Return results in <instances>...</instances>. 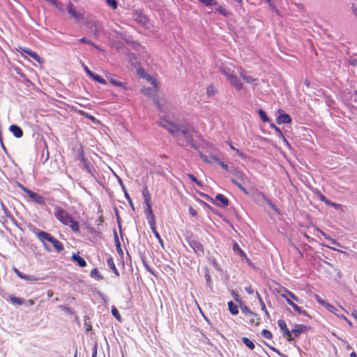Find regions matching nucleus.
Instances as JSON below:
<instances>
[{"label":"nucleus","mask_w":357,"mask_h":357,"mask_svg":"<svg viewBox=\"0 0 357 357\" xmlns=\"http://www.w3.org/2000/svg\"><path fill=\"white\" fill-rule=\"evenodd\" d=\"M217 66L222 73L227 77L231 86L237 91L244 89V85L236 75L234 72L235 66L231 63L225 61L222 63L220 66H218V64Z\"/></svg>","instance_id":"f257e3e1"},{"label":"nucleus","mask_w":357,"mask_h":357,"mask_svg":"<svg viewBox=\"0 0 357 357\" xmlns=\"http://www.w3.org/2000/svg\"><path fill=\"white\" fill-rule=\"evenodd\" d=\"M257 297H258V299H259V301L260 303V305H261V310L265 312V314L268 316V312L266 310V305L264 304V303L263 302L261 296H259V293H257Z\"/></svg>","instance_id":"2f4dec72"},{"label":"nucleus","mask_w":357,"mask_h":357,"mask_svg":"<svg viewBox=\"0 0 357 357\" xmlns=\"http://www.w3.org/2000/svg\"><path fill=\"white\" fill-rule=\"evenodd\" d=\"M271 127L274 128V130H275V131H277L278 133L282 135L280 128H278L277 126H275L273 123L271 124Z\"/></svg>","instance_id":"e2e57ef3"},{"label":"nucleus","mask_w":357,"mask_h":357,"mask_svg":"<svg viewBox=\"0 0 357 357\" xmlns=\"http://www.w3.org/2000/svg\"><path fill=\"white\" fill-rule=\"evenodd\" d=\"M217 11L223 16H227L229 15V12L222 6H218Z\"/></svg>","instance_id":"e433bc0d"},{"label":"nucleus","mask_w":357,"mask_h":357,"mask_svg":"<svg viewBox=\"0 0 357 357\" xmlns=\"http://www.w3.org/2000/svg\"><path fill=\"white\" fill-rule=\"evenodd\" d=\"M22 280L27 281H38V278L32 275H28L24 274V277H22Z\"/></svg>","instance_id":"37998d69"},{"label":"nucleus","mask_w":357,"mask_h":357,"mask_svg":"<svg viewBox=\"0 0 357 357\" xmlns=\"http://www.w3.org/2000/svg\"><path fill=\"white\" fill-rule=\"evenodd\" d=\"M238 73L240 75V76L243 79V80L246 83L250 84L251 86L255 87L259 84V79L250 75V74L246 73L242 68H238Z\"/></svg>","instance_id":"423d86ee"},{"label":"nucleus","mask_w":357,"mask_h":357,"mask_svg":"<svg viewBox=\"0 0 357 357\" xmlns=\"http://www.w3.org/2000/svg\"><path fill=\"white\" fill-rule=\"evenodd\" d=\"M205 278H206L207 283L209 284V282L211 281V277H210V275H209L208 271H206V272L205 273Z\"/></svg>","instance_id":"bf43d9fd"},{"label":"nucleus","mask_w":357,"mask_h":357,"mask_svg":"<svg viewBox=\"0 0 357 357\" xmlns=\"http://www.w3.org/2000/svg\"><path fill=\"white\" fill-rule=\"evenodd\" d=\"M20 188L24 192H26L28 195H29V192H32L31 190L27 189L26 188H25L24 186L23 185H20Z\"/></svg>","instance_id":"052dcab7"},{"label":"nucleus","mask_w":357,"mask_h":357,"mask_svg":"<svg viewBox=\"0 0 357 357\" xmlns=\"http://www.w3.org/2000/svg\"><path fill=\"white\" fill-rule=\"evenodd\" d=\"M90 77L100 84H106V81L98 75L93 73Z\"/></svg>","instance_id":"393cba45"},{"label":"nucleus","mask_w":357,"mask_h":357,"mask_svg":"<svg viewBox=\"0 0 357 357\" xmlns=\"http://www.w3.org/2000/svg\"><path fill=\"white\" fill-rule=\"evenodd\" d=\"M216 92V89L213 86H209L207 87L206 93L208 96H214Z\"/></svg>","instance_id":"f704fd0d"},{"label":"nucleus","mask_w":357,"mask_h":357,"mask_svg":"<svg viewBox=\"0 0 357 357\" xmlns=\"http://www.w3.org/2000/svg\"><path fill=\"white\" fill-rule=\"evenodd\" d=\"M326 247H327L328 248L331 249V250H335V251H337L338 252H340V253H344V251L341 250H339V249H337L334 247H332L331 245H325Z\"/></svg>","instance_id":"6e6d98bb"},{"label":"nucleus","mask_w":357,"mask_h":357,"mask_svg":"<svg viewBox=\"0 0 357 357\" xmlns=\"http://www.w3.org/2000/svg\"><path fill=\"white\" fill-rule=\"evenodd\" d=\"M278 326L280 327V328L282 331H284L287 328V324H286L285 321L283 320H281V319L278 320Z\"/></svg>","instance_id":"79ce46f5"},{"label":"nucleus","mask_w":357,"mask_h":357,"mask_svg":"<svg viewBox=\"0 0 357 357\" xmlns=\"http://www.w3.org/2000/svg\"><path fill=\"white\" fill-rule=\"evenodd\" d=\"M112 314L119 321H121V317L118 310L114 306L112 307Z\"/></svg>","instance_id":"7c9ffc66"},{"label":"nucleus","mask_w":357,"mask_h":357,"mask_svg":"<svg viewBox=\"0 0 357 357\" xmlns=\"http://www.w3.org/2000/svg\"><path fill=\"white\" fill-rule=\"evenodd\" d=\"M235 151L236 152V153L242 158H245V154H244L243 152H241L240 150L238 149H235Z\"/></svg>","instance_id":"4d7b16f0"},{"label":"nucleus","mask_w":357,"mask_h":357,"mask_svg":"<svg viewBox=\"0 0 357 357\" xmlns=\"http://www.w3.org/2000/svg\"><path fill=\"white\" fill-rule=\"evenodd\" d=\"M10 301L13 303V304H17V305H22L24 303V301L20 298H18V297H15L14 296H10Z\"/></svg>","instance_id":"cd10ccee"},{"label":"nucleus","mask_w":357,"mask_h":357,"mask_svg":"<svg viewBox=\"0 0 357 357\" xmlns=\"http://www.w3.org/2000/svg\"><path fill=\"white\" fill-rule=\"evenodd\" d=\"M96 356H97V346L95 345L94 347H93L92 357H96Z\"/></svg>","instance_id":"69168bd1"},{"label":"nucleus","mask_w":357,"mask_h":357,"mask_svg":"<svg viewBox=\"0 0 357 357\" xmlns=\"http://www.w3.org/2000/svg\"><path fill=\"white\" fill-rule=\"evenodd\" d=\"M212 159H213L214 160H215L216 162H218V164L224 169H225L226 171H228L229 170V167L228 166L225 164L224 162H222L219 158H212Z\"/></svg>","instance_id":"a19ab883"},{"label":"nucleus","mask_w":357,"mask_h":357,"mask_svg":"<svg viewBox=\"0 0 357 357\" xmlns=\"http://www.w3.org/2000/svg\"><path fill=\"white\" fill-rule=\"evenodd\" d=\"M107 4L113 9H116L117 2L116 0H106Z\"/></svg>","instance_id":"ea45409f"},{"label":"nucleus","mask_w":357,"mask_h":357,"mask_svg":"<svg viewBox=\"0 0 357 357\" xmlns=\"http://www.w3.org/2000/svg\"><path fill=\"white\" fill-rule=\"evenodd\" d=\"M9 130L17 138H20L23 135L22 130L18 126L11 125L9 128Z\"/></svg>","instance_id":"2eb2a0df"},{"label":"nucleus","mask_w":357,"mask_h":357,"mask_svg":"<svg viewBox=\"0 0 357 357\" xmlns=\"http://www.w3.org/2000/svg\"><path fill=\"white\" fill-rule=\"evenodd\" d=\"M232 182L237 185L245 194H248V191L245 190L244 187H243L240 183H238L236 181L232 179Z\"/></svg>","instance_id":"de8ad7c7"},{"label":"nucleus","mask_w":357,"mask_h":357,"mask_svg":"<svg viewBox=\"0 0 357 357\" xmlns=\"http://www.w3.org/2000/svg\"><path fill=\"white\" fill-rule=\"evenodd\" d=\"M54 215L59 221L64 225L69 226L73 231H79V223L77 221L73 220L69 213L65 210L56 207L55 208Z\"/></svg>","instance_id":"7ed1b4c3"},{"label":"nucleus","mask_w":357,"mask_h":357,"mask_svg":"<svg viewBox=\"0 0 357 357\" xmlns=\"http://www.w3.org/2000/svg\"><path fill=\"white\" fill-rule=\"evenodd\" d=\"M20 49L24 53H26V54L29 55L30 56H31L33 59H35L36 61H38L39 63H41V59L38 56V55L33 52L31 50L29 49V48H24V47H20Z\"/></svg>","instance_id":"f3484780"},{"label":"nucleus","mask_w":357,"mask_h":357,"mask_svg":"<svg viewBox=\"0 0 357 357\" xmlns=\"http://www.w3.org/2000/svg\"><path fill=\"white\" fill-rule=\"evenodd\" d=\"M318 231L321 233V234L324 237V238H325V239H326V240H328V241L329 240V238H330L331 237H329L326 234H325L324 232H323V231H321V230H318Z\"/></svg>","instance_id":"0e129e2a"},{"label":"nucleus","mask_w":357,"mask_h":357,"mask_svg":"<svg viewBox=\"0 0 357 357\" xmlns=\"http://www.w3.org/2000/svg\"><path fill=\"white\" fill-rule=\"evenodd\" d=\"M228 307H229V312L232 314L236 315L238 313V306L235 303H234L232 301H229L228 303Z\"/></svg>","instance_id":"412c9836"},{"label":"nucleus","mask_w":357,"mask_h":357,"mask_svg":"<svg viewBox=\"0 0 357 357\" xmlns=\"http://www.w3.org/2000/svg\"><path fill=\"white\" fill-rule=\"evenodd\" d=\"M150 227H151L152 232L154 234L155 236L156 237V238L160 239V236L156 230L155 225H150Z\"/></svg>","instance_id":"49530a36"},{"label":"nucleus","mask_w":357,"mask_h":357,"mask_svg":"<svg viewBox=\"0 0 357 357\" xmlns=\"http://www.w3.org/2000/svg\"><path fill=\"white\" fill-rule=\"evenodd\" d=\"M289 333H291V332L289 331V330L288 328H287L284 331H283V336L286 337V336L289 335Z\"/></svg>","instance_id":"774afa93"},{"label":"nucleus","mask_w":357,"mask_h":357,"mask_svg":"<svg viewBox=\"0 0 357 357\" xmlns=\"http://www.w3.org/2000/svg\"><path fill=\"white\" fill-rule=\"evenodd\" d=\"M105 76L109 79L110 83L112 84L113 85H115V86H119V87H122L123 89L126 88V85H125V84L123 82H121L119 80H117L114 77V76L112 75L111 74L105 73Z\"/></svg>","instance_id":"4468645a"},{"label":"nucleus","mask_w":357,"mask_h":357,"mask_svg":"<svg viewBox=\"0 0 357 357\" xmlns=\"http://www.w3.org/2000/svg\"><path fill=\"white\" fill-rule=\"evenodd\" d=\"M72 259L77 261L80 267H85L86 266V261L77 254H73Z\"/></svg>","instance_id":"6ab92c4d"},{"label":"nucleus","mask_w":357,"mask_h":357,"mask_svg":"<svg viewBox=\"0 0 357 357\" xmlns=\"http://www.w3.org/2000/svg\"><path fill=\"white\" fill-rule=\"evenodd\" d=\"M158 124L161 127L167 129L171 134L183 135L186 138L188 142H190V137H189L188 132L183 130H181L175 123L167 119L164 117L160 118Z\"/></svg>","instance_id":"20e7f679"},{"label":"nucleus","mask_w":357,"mask_h":357,"mask_svg":"<svg viewBox=\"0 0 357 357\" xmlns=\"http://www.w3.org/2000/svg\"><path fill=\"white\" fill-rule=\"evenodd\" d=\"M79 114H81L82 115L85 116L86 118L90 119L93 123H98V121L93 116H92L91 114H89L88 113H86V112H85L84 111H79Z\"/></svg>","instance_id":"473e14b6"},{"label":"nucleus","mask_w":357,"mask_h":357,"mask_svg":"<svg viewBox=\"0 0 357 357\" xmlns=\"http://www.w3.org/2000/svg\"><path fill=\"white\" fill-rule=\"evenodd\" d=\"M258 114L263 122H268L269 119L262 109L258 110Z\"/></svg>","instance_id":"c756f323"},{"label":"nucleus","mask_w":357,"mask_h":357,"mask_svg":"<svg viewBox=\"0 0 357 357\" xmlns=\"http://www.w3.org/2000/svg\"><path fill=\"white\" fill-rule=\"evenodd\" d=\"M325 203L326 204H328V205H330V206L334 207L336 209H341L342 208V205H340L339 204L333 203V202H330L329 200L325 201Z\"/></svg>","instance_id":"a18cd8bd"},{"label":"nucleus","mask_w":357,"mask_h":357,"mask_svg":"<svg viewBox=\"0 0 357 357\" xmlns=\"http://www.w3.org/2000/svg\"><path fill=\"white\" fill-rule=\"evenodd\" d=\"M188 176L190 178V179L194 181L197 185H198L199 186H201V183L200 181H199L195 176H194L192 174H188Z\"/></svg>","instance_id":"3c124183"},{"label":"nucleus","mask_w":357,"mask_h":357,"mask_svg":"<svg viewBox=\"0 0 357 357\" xmlns=\"http://www.w3.org/2000/svg\"><path fill=\"white\" fill-rule=\"evenodd\" d=\"M217 201L222 203V206H226L228 205V199L222 194H218L215 197Z\"/></svg>","instance_id":"5701e85b"},{"label":"nucleus","mask_w":357,"mask_h":357,"mask_svg":"<svg viewBox=\"0 0 357 357\" xmlns=\"http://www.w3.org/2000/svg\"><path fill=\"white\" fill-rule=\"evenodd\" d=\"M37 238L43 243L44 248L47 251H50L51 249L47 245V242L51 243L57 252H60L63 249L62 243L53 237L50 234L43 231H38L35 233Z\"/></svg>","instance_id":"f03ea898"},{"label":"nucleus","mask_w":357,"mask_h":357,"mask_svg":"<svg viewBox=\"0 0 357 357\" xmlns=\"http://www.w3.org/2000/svg\"><path fill=\"white\" fill-rule=\"evenodd\" d=\"M307 331V326L303 324L295 325L291 331V333L296 336L298 337L301 334Z\"/></svg>","instance_id":"f8f14e48"},{"label":"nucleus","mask_w":357,"mask_h":357,"mask_svg":"<svg viewBox=\"0 0 357 357\" xmlns=\"http://www.w3.org/2000/svg\"><path fill=\"white\" fill-rule=\"evenodd\" d=\"M154 102H155V105H157L158 108L160 111L164 112L169 111V106L167 105H165L166 101L165 100H157L154 99Z\"/></svg>","instance_id":"a211bd4d"},{"label":"nucleus","mask_w":357,"mask_h":357,"mask_svg":"<svg viewBox=\"0 0 357 357\" xmlns=\"http://www.w3.org/2000/svg\"><path fill=\"white\" fill-rule=\"evenodd\" d=\"M90 275L97 280H100L102 279V277L101 276V275L100 274V273L98 271V270L96 268H94L91 271Z\"/></svg>","instance_id":"bb28decb"},{"label":"nucleus","mask_w":357,"mask_h":357,"mask_svg":"<svg viewBox=\"0 0 357 357\" xmlns=\"http://www.w3.org/2000/svg\"><path fill=\"white\" fill-rule=\"evenodd\" d=\"M136 20L145 26L147 21V18L144 15H139V19H136Z\"/></svg>","instance_id":"c03bdc74"},{"label":"nucleus","mask_w":357,"mask_h":357,"mask_svg":"<svg viewBox=\"0 0 357 357\" xmlns=\"http://www.w3.org/2000/svg\"><path fill=\"white\" fill-rule=\"evenodd\" d=\"M79 41L81 43H87V44H92V43L90 41V40H88L86 38H82L81 39H79Z\"/></svg>","instance_id":"680f3d73"},{"label":"nucleus","mask_w":357,"mask_h":357,"mask_svg":"<svg viewBox=\"0 0 357 357\" xmlns=\"http://www.w3.org/2000/svg\"><path fill=\"white\" fill-rule=\"evenodd\" d=\"M242 312L245 314L246 316H255V314L251 312L246 306L241 307Z\"/></svg>","instance_id":"4c0bfd02"},{"label":"nucleus","mask_w":357,"mask_h":357,"mask_svg":"<svg viewBox=\"0 0 357 357\" xmlns=\"http://www.w3.org/2000/svg\"><path fill=\"white\" fill-rule=\"evenodd\" d=\"M266 1L267 2L269 8L272 10H273V11L276 10V6H275V4H274V3L273 2L272 0H266Z\"/></svg>","instance_id":"09e8293b"},{"label":"nucleus","mask_w":357,"mask_h":357,"mask_svg":"<svg viewBox=\"0 0 357 357\" xmlns=\"http://www.w3.org/2000/svg\"><path fill=\"white\" fill-rule=\"evenodd\" d=\"M201 3L206 6L216 5L215 0H199Z\"/></svg>","instance_id":"c9c22d12"},{"label":"nucleus","mask_w":357,"mask_h":357,"mask_svg":"<svg viewBox=\"0 0 357 357\" xmlns=\"http://www.w3.org/2000/svg\"><path fill=\"white\" fill-rule=\"evenodd\" d=\"M68 13L77 22L84 19V15L82 13L77 11L73 6L72 3H69L67 7Z\"/></svg>","instance_id":"6e6552de"},{"label":"nucleus","mask_w":357,"mask_h":357,"mask_svg":"<svg viewBox=\"0 0 357 357\" xmlns=\"http://www.w3.org/2000/svg\"><path fill=\"white\" fill-rule=\"evenodd\" d=\"M243 342L250 349H255V344L248 337H242Z\"/></svg>","instance_id":"a878e982"},{"label":"nucleus","mask_w":357,"mask_h":357,"mask_svg":"<svg viewBox=\"0 0 357 357\" xmlns=\"http://www.w3.org/2000/svg\"><path fill=\"white\" fill-rule=\"evenodd\" d=\"M233 250L238 255H240L241 257L243 258H245L247 259L246 257V255L245 254V252L239 248L238 245L237 243H235L233 246Z\"/></svg>","instance_id":"4be33fe9"},{"label":"nucleus","mask_w":357,"mask_h":357,"mask_svg":"<svg viewBox=\"0 0 357 357\" xmlns=\"http://www.w3.org/2000/svg\"><path fill=\"white\" fill-rule=\"evenodd\" d=\"M200 157L201 158L205 161L206 162H208V163H213L214 162H216L215 160H214L213 159H212V158H215L214 156H212V155H210V156H207V155H205L202 153H200Z\"/></svg>","instance_id":"c85d7f7f"},{"label":"nucleus","mask_w":357,"mask_h":357,"mask_svg":"<svg viewBox=\"0 0 357 357\" xmlns=\"http://www.w3.org/2000/svg\"><path fill=\"white\" fill-rule=\"evenodd\" d=\"M189 213L192 216H195L197 215L196 211L192 207L189 208Z\"/></svg>","instance_id":"13d9d810"},{"label":"nucleus","mask_w":357,"mask_h":357,"mask_svg":"<svg viewBox=\"0 0 357 357\" xmlns=\"http://www.w3.org/2000/svg\"><path fill=\"white\" fill-rule=\"evenodd\" d=\"M291 121V119L287 114H280L277 118L278 124L289 123Z\"/></svg>","instance_id":"dca6fc26"},{"label":"nucleus","mask_w":357,"mask_h":357,"mask_svg":"<svg viewBox=\"0 0 357 357\" xmlns=\"http://www.w3.org/2000/svg\"><path fill=\"white\" fill-rule=\"evenodd\" d=\"M268 204L273 208L274 209L275 211H277V209L275 208V206L274 204H273L269 200H266Z\"/></svg>","instance_id":"338daca9"},{"label":"nucleus","mask_w":357,"mask_h":357,"mask_svg":"<svg viewBox=\"0 0 357 357\" xmlns=\"http://www.w3.org/2000/svg\"><path fill=\"white\" fill-rule=\"evenodd\" d=\"M262 336L266 339H271L272 337L271 333L266 329H264L261 332Z\"/></svg>","instance_id":"58836bf2"},{"label":"nucleus","mask_w":357,"mask_h":357,"mask_svg":"<svg viewBox=\"0 0 357 357\" xmlns=\"http://www.w3.org/2000/svg\"><path fill=\"white\" fill-rule=\"evenodd\" d=\"M29 197L31 198L32 200L38 204L43 205L45 203V198L43 196L33 192H29Z\"/></svg>","instance_id":"9b49d317"},{"label":"nucleus","mask_w":357,"mask_h":357,"mask_svg":"<svg viewBox=\"0 0 357 357\" xmlns=\"http://www.w3.org/2000/svg\"><path fill=\"white\" fill-rule=\"evenodd\" d=\"M281 296L283 297L286 300L287 303L289 305H291L294 308V310L296 311L298 314L305 315L306 314L305 310H302L300 307L295 304L294 301L291 299H290V298L287 295L283 294L281 295Z\"/></svg>","instance_id":"9d476101"},{"label":"nucleus","mask_w":357,"mask_h":357,"mask_svg":"<svg viewBox=\"0 0 357 357\" xmlns=\"http://www.w3.org/2000/svg\"><path fill=\"white\" fill-rule=\"evenodd\" d=\"M107 264L108 266L112 270L114 273L116 275H119V271H118L117 268H116L115 264H114V260H113V259L112 257H109L107 259Z\"/></svg>","instance_id":"aec40b11"},{"label":"nucleus","mask_w":357,"mask_h":357,"mask_svg":"<svg viewBox=\"0 0 357 357\" xmlns=\"http://www.w3.org/2000/svg\"><path fill=\"white\" fill-rule=\"evenodd\" d=\"M328 241H329L331 243L333 244V245H335L339 246V247H342V245H340V243H338L335 239H333V238H329V240H328Z\"/></svg>","instance_id":"864d4df0"},{"label":"nucleus","mask_w":357,"mask_h":357,"mask_svg":"<svg viewBox=\"0 0 357 357\" xmlns=\"http://www.w3.org/2000/svg\"><path fill=\"white\" fill-rule=\"evenodd\" d=\"M144 77L152 86V87H144L142 91L145 96L153 97L155 93L158 91L156 80L149 75H146Z\"/></svg>","instance_id":"39448f33"},{"label":"nucleus","mask_w":357,"mask_h":357,"mask_svg":"<svg viewBox=\"0 0 357 357\" xmlns=\"http://www.w3.org/2000/svg\"><path fill=\"white\" fill-rule=\"evenodd\" d=\"M83 68L84 70V71L86 72V73L89 76L91 77V75L93 73V72H91L90 70V69L84 64H83Z\"/></svg>","instance_id":"603ef678"},{"label":"nucleus","mask_w":357,"mask_h":357,"mask_svg":"<svg viewBox=\"0 0 357 357\" xmlns=\"http://www.w3.org/2000/svg\"><path fill=\"white\" fill-rule=\"evenodd\" d=\"M14 272L15 273V274L21 279H22V277H24V274H23L22 272H20L19 270H17V268H15L14 269Z\"/></svg>","instance_id":"5fc2aeb1"},{"label":"nucleus","mask_w":357,"mask_h":357,"mask_svg":"<svg viewBox=\"0 0 357 357\" xmlns=\"http://www.w3.org/2000/svg\"><path fill=\"white\" fill-rule=\"evenodd\" d=\"M285 291H286L285 294L287 295L290 298V299H291L292 301H294L297 303H301L299 298L296 295H294L292 292H291L288 290H286Z\"/></svg>","instance_id":"72a5a7b5"},{"label":"nucleus","mask_w":357,"mask_h":357,"mask_svg":"<svg viewBox=\"0 0 357 357\" xmlns=\"http://www.w3.org/2000/svg\"><path fill=\"white\" fill-rule=\"evenodd\" d=\"M190 246L197 255L204 254V247L199 242L192 241L190 243Z\"/></svg>","instance_id":"ddd939ff"},{"label":"nucleus","mask_w":357,"mask_h":357,"mask_svg":"<svg viewBox=\"0 0 357 357\" xmlns=\"http://www.w3.org/2000/svg\"><path fill=\"white\" fill-rule=\"evenodd\" d=\"M49 1L53 4L56 8H59V10L61 9L60 3L56 0H49Z\"/></svg>","instance_id":"8fccbe9b"},{"label":"nucleus","mask_w":357,"mask_h":357,"mask_svg":"<svg viewBox=\"0 0 357 357\" xmlns=\"http://www.w3.org/2000/svg\"><path fill=\"white\" fill-rule=\"evenodd\" d=\"M315 298L317 300V301L321 305H323L324 307H326V309L327 310H328L329 312L335 314L336 315V314L337 313V308H335L333 305H331L330 303H327L326 301H325L324 299H322L318 295H315Z\"/></svg>","instance_id":"0eeeda50"},{"label":"nucleus","mask_w":357,"mask_h":357,"mask_svg":"<svg viewBox=\"0 0 357 357\" xmlns=\"http://www.w3.org/2000/svg\"><path fill=\"white\" fill-rule=\"evenodd\" d=\"M143 197H144V203H145L146 206L151 205V195L149 193V192L147 191V190H144L143 191Z\"/></svg>","instance_id":"b1692460"},{"label":"nucleus","mask_w":357,"mask_h":357,"mask_svg":"<svg viewBox=\"0 0 357 357\" xmlns=\"http://www.w3.org/2000/svg\"><path fill=\"white\" fill-rule=\"evenodd\" d=\"M144 214L146 218L149 222V226L155 225V217L153 215V212L151 208V205L146 206V208L144 210Z\"/></svg>","instance_id":"1a4fd4ad"}]
</instances>
